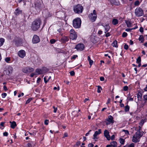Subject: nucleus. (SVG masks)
<instances>
[{
	"mask_svg": "<svg viewBox=\"0 0 147 147\" xmlns=\"http://www.w3.org/2000/svg\"><path fill=\"white\" fill-rule=\"evenodd\" d=\"M128 89V87L127 86H125L123 87V90L125 91H127Z\"/></svg>",
	"mask_w": 147,
	"mask_h": 147,
	"instance_id": "c03bdc74",
	"label": "nucleus"
},
{
	"mask_svg": "<svg viewBox=\"0 0 147 147\" xmlns=\"http://www.w3.org/2000/svg\"><path fill=\"white\" fill-rule=\"evenodd\" d=\"M55 41H56L55 39H51L50 40V42L51 44H53L55 42Z\"/></svg>",
	"mask_w": 147,
	"mask_h": 147,
	"instance_id": "a19ab883",
	"label": "nucleus"
},
{
	"mask_svg": "<svg viewBox=\"0 0 147 147\" xmlns=\"http://www.w3.org/2000/svg\"><path fill=\"white\" fill-rule=\"evenodd\" d=\"M115 136L114 135H112L111 136V140H114V139H115Z\"/></svg>",
	"mask_w": 147,
	"mask_h": 147,
	"instance_id": "13d9d810",
	"label": "nucleus"
},
{
	"mask_svg": "<svg viewBox=\"0 0 147 147\" xmlns=\"http://www.w3.org/2000/svg\"><path fill=\"white\" fill-rule=\"evenodd\" d=\"M53 108L54 109V112L55 113L57 111V108H55V106L53 107Z\"/></svg>",
	"mask_w": 147,
	"mask_h": 147,
	"instance_id": "603ef678",
	"label": "nucleus"
},
{
	"mask_svg": "<svg viewBox=\"0 0 147 147\" xmlns=\"http://www.w3.org/2000/svg\"><path fill=\"white\" fill-rule=\"evenodd\" d=\"M96 17L97 16L95 14L94 15L92 13L90 14L89 16V18L92 22H94L95 21L96 18Z\"/></svg>",
	"mask_w": 147,
	"mask_h": 147,
	"instance_id": "6e6552de",
	"label": "nucleus"
},
{
	"mask_svg": "<svg viewBox=\"0 0 147 147\" xmlns=\"http://www.w3.org/2000/svg\"><path fill=\"white\" fill-rule=\"evenodd\" d=\"M69 40L68 38L66 36H63L61 39V42L64 43L67 41Z\"/></svg>",
	"mask_w": 147,
	"mask_h": 147,
	"instance_id": "f3484780",
	"label": "nucleus"
},
{
	"mask_svg": "<svg viewBox=\"0 0 147 147\" xmlns=\"http://www.w3.org/2000/svg\"><path fill=\"white\" fill-rule=\"evenodd\" d=\"M3 135L4 136H7L8 135V133L7 132H5L3 133Z\"/></svg>",
	"mask_w": 147,
	"mask_h": 147,
	"instance_id": "bf43d9fd",
	"label": "nucleus"
},
{
	"mask_svg": "<svg viewBox=\"0 0 147 147\" xmlns=\"http://www.w3.org/2000/svg\"><path fill=\"white\" fill-rule=\"evenodd\" d=\"M102 90V88L100 86H98V89L97 92L98 93H100L101 92V90Z\"/></svg>",
	"mask_w": 147,
	"mask_h": 147,
	"instance_id": "72a5a7b5",
	"label": "nucleus"
},
{
	"mask_svg": "<svg viewBox=\"0 0 147 147\" xmlns=\"http://www.w3.org/2000/svg\"><path fill=\"white\" fill-rule=\"evenodd\" d=\"M7 96L6 93H4L2 94V96L3 98H5Z\"/></svg>",
	"mask_w": 147,
	"mask_h": 147,
	"instance_id": "3c124183",
	"label": "nucleus"
},
{
	"mask_svg": "<svg viewBox=\"0 0 147 147\" xmlns=\"http://www.w3.org/2000/svg\"><path fill=\"white\" fill-rule=\"evenodd\" d=\"M41 22L40 19L35 20L32 23L31 29L34 31L37 30L39 28Z\"/></svg>",
	"mask_w": 147,
	"mask_h": 147,
	"instance_id": "f257e3e1",
	"label": "nucleus"
},
{
	"mask_svg": "<svg viewBox=\"0 0 147 147\" xmlns=\"http://www.w3.org/2000/svg\"><path fill=\"white\" fill-rule=\"evenodd\" d=\"M13 69V68L11 66H9L8 67L7 70H5L4 71L6 72V75H9L12 73Z\"/></svg>",
	"mask_w": 147,
	"mask_h": 147,
	"instance_id": "f8f14e48",
	"label": "nucleus"
},
{
	"mask_svg": "<svg viewBox=\"0 0 147 147\" xmlns=\"http://www.w3.org/2000/svg\"><path fill=\"white\" fill-rule=\"evenodd\" d=\"M84 48V46L83 44H79L76 46L75 47L78 51H81L83 50Z\"/></svg>",
	"mask_w": 147,
	"mask_h": 147,
	"instance_id": "0eeeda50",
	"label": "nucleus"
},
{
	"mask_svg": "<svg viewBox=\"0 0 147 147\" xmlns=\"http://www.w3.org/2000/svg\"><path fill=\"white\" fill-rule=\"evenodd\" d=\"M42 2L41 1H37L35 3V9L38 11L41 9L43 7Z\"/></svg>",
	"mask_w": 147,
	"mask_h": 147,
	"instance_id": "39448f33",
	"label": "nucleus"
},
{
	"mask_svg": "<svg viewBox=\"0 0 147 147\" xmlns=\"http://www.w3.org/2000/svg\"><path fill=\"white\" fill-rule=\"evenodd\" d=\"M110 35V34L109 32L107 33L106 34V36L107 37H108Z\"/></svg>",
	"mask_w": 147,
	"mask_h": 147,
	"instance_id": "69168bd1",
	"label": "nucleus"
},
{
	"mask_svg": "<svg viewBox=\"0 0 147 147\" xmlns=\"http://www.w3.org/2000/svg\"><path fill=\"white\" fill-rule=\"evenodd\" d=\"M141 57L140 56H139L138 57V59H137L136 60V63H139L141 62Z\"/></svg>",
	"mask_w": 147,
	"mask_h": 147,
	"instance_id": "f704fd0d",
	"label": "nucleus"
},
{
	"mask_svg": "<svg viewBox=\"0 0 147 147\" xmlns=\"http://www.w3.org/2000/svg\"><path fill=\"white\" fill-rule=\"evenodd\" d=\"M68 136V134L66 132L64 133V135L63 137V138H64L65 137H67Z\"/></svg>",
	"mask_w": 147,
	"mask_h": 147,
	"instance_id": "864d4df0",
	"label": "nucleus"
},
{
	"mask_svg": "<svg viewBox=\"0 0 147 147\" xmlns=\"http://www.w3.org/2000/svg\"><path fill=\"white\" fill-rule=\"evenodd\" d=\"M47 77H45L44 78V80L45 82V83H47V82L48 81V79L47 80Z\"/></svg>",
	"mask_w": 147,
	"mask_h": 147,
	"instance_id": "8fccbe9b",
	"label": "nucleus"
},
{
	"mask_svg": "<svg viewBox=\"0 0 147 147\" xmlns=\"http://www.w3.org/2000/svg\"><path fill=\"white\" fill-rule=\"evenodd\" d=\"M94 146V145L90 143L88 145V147H93Z\"/></svg>",
	"mask_w": 147,
	"mask_h": 147,
	"instance_id": "6e6d98bb",
	"label": "nucleus"
},
{
	"mask_svg": "<svg viewBox=\"0 0 147 147\" xmlns=\"http://www.w3.org/2000/svg\"><path fill=\"white\" fill-rule=\"evenodd\" d=\"M32 41L34 43H37L40 41V39L38 36L34 35Z\"/></svg>",
	"mask_w": 147,
	"mask_h": 147,
	"instance_id": "9d476101",
	"label": "nucleus"
},
{
	"mask_svg": "<svg viewBox=\"0 0 147 147\" xmlns=\"http://www.w3.org/2000/svg\"><path fill=\"white\" fill-rule=\"evenodd\" d=\"M43 16L45 18H47L51 17V15L49 11H47L45 12H44L43 13Z\"/></svg>",
	"mask_w": 147,
	"mask_h": 147,
	"instance_id": "2eb2a0df",
	"label": "nucleus"
},
{
	"mask_svg": "<svg viewBox=\"0 0 147 147\" xmlns=\"http://www.w3.org/2000/svg\"><path fill=\"white\" fill-rule=\"evenodd\" d=\"M42 70L43 74L47 72L48 71L49 69L47 68L44 67L42 69Z\"/></svg>",
	"mask_w": 147,
	"mask_h": 147,
	"instance_id": "cd10ccee",
	"label": "nucleus"
},
{
	"mask_svg": "<svg viewBox=\"0 0 147 147\" xmlns=\"http://www.w3.org/2000/svg\"><path fill=\"white\" fill-rule=\"evenodd\" d=\"M143 98L145 100H147V95H144L143 96Z\"/></svg>",
	"mask_w": 147,
	"mask_h": 147,
	"instance_id": "e2e57ef3",
	"label": "nucleus"
},
{
	"mask_svg": "<svg viewBox=\"0 0 147 147\" xmlns=\"http://www.w3.org/2000/svg\"><path fill=\"white\" fill-rule=\"evenodd\" d=\"M28 69L29 73H30L33 72L34 71V69L30 67H28Z\"/></svg>",
	"mask_w": 147,
	"mask_h": 147,
	"instance_id": "473e14b6",
	"label": "nucleus"
},
{
	"mask_svg": "<svg viewBox=\"0 0 147 147\" xmlns=\"http://www.w3.org/2000/svg\"><path fill=\"white\" fill-rule=\"evenodd\" d=\"M22 71L24 73H29L28 67H26L23 68L22 69Z\"/></svg>",
	"mask_w": 147,
	"mask_h": 147,
	"instance_id": "4be33fe9",
	"label": "nucleus"
},
{
	"mask_svg": "<svg viewBox=\"0 0 147 147\" xmlns=\"http://www.w3.org/2000/svg\"><path fill=\"white\" fill-rule=\"evenodd\" d=\"M35 75V74L34 73H32L30 74V76L31 77H33Z\"/></svg>",
	"mask_w": 147,
	"mask_h": 147,
	"instance_id": "338daca9",
	"label": "nucleus"
},
{
	"mask_svg": "<svg viewBox=\"0 0 147 147\" xmlns=\"http://www.w3.org/2000/svg\"><path fill=\"white\" fill-rule=\"evenodd\" d=\"M144 30L142 27H141L140 28V32H143Z\"/></svg>",
	"mask_w": 147,
	"mask_h": 147,
	"instance_id": "052dcab7",
	"label": "nucleus"
},
{
	"mask_svg": "<svg viewBox=\"0 0 147 147\" xmlns=\"http://www.w3.org/2000/svg\"><path fill=\"white\" fill-rule=\"evenodd\" d=\"M104 136L108 140H110L111 138L109 135V132L107 130H105L104 131Z\"/></svg>",
	"mask_w": 147,
	"mask_h": 147,
	"instance_id": "ddd939ff",
	"label": "nucleus"
},
{
	"mask_svg": "<svg viewBox=\"0 0 147 147\" xmlns=\"http://www.w3.org/2000/svg\"><path fill=\"white\" fill-rule=\"evenodd\" d=\"M100 79L101 81H103L104 80V78L103 77H101L100 78Z\"/></svg>",
	"mask_w": 147,
	"mask_h": 147,
	"instance_id": "0e129e2a",
	"label": "nucleus"
},
{
	"mask_svg": "<svg viewBox=\"0 0 147 147\" xmlns=\"http://www.w3.org/2000/svg\"><path fill=\"white\" fill-rule=\"evenodd\" d=\"M144 90L145 91H147V85H146L145 88H144Z\"/></svg>",
	"mask_w": 147,
	"mask_h": 147,
	"instance_id": "774afa93",
	"label": "nucleus"
},
{
	"mask_svg": "<svg viewBox=\"0 0 147 147\" xmlns=\"http://www.w3.org/2000/svg\"><path fill=\"white\" fill-rule=\"evenodd\" d=\"M134 144L133 143H132L130 144V145H128V146L127 147H134Z\"/></svg>",
	"mask_w": 147,
	"mask_h": 147,
	"instance_id": "79ce46f5",
	"label": "nucleus"
},
{
	"mask_svg": "<svg viewBox=\"0 0 147 147\" xmlns=\"http://www.w3.org/2000/svg\"><path fill=\"white\" fill-rule=\"evenodd\" d=\"M129 109V106L128 105H127L125 107V112H127L128 111Z\"/></svg>",
	"mask_w": 147,
	"mask_h": 147,
	"instance_id": "2f4dec72",
	"label": "nucleus"
},
{
	"mask_svg": "<svg viewBox=\"0 0 147 147\" xmlns=\"http://www.w3.org/2000/svg\"><path fill=\"white\" fill-rule=\"evenodd\" d=\"M139 40L141 41V43L143 42L144 40L143 36L142 35H140L139 38Z\"/></svg>",
	"mask_w": 147,
	"mask_h": 147,
	"instance_id": "b1692460",
	"label": "nucleus"
},
{
	"mask_svg": "<svg viewBox=\"0 0 147 147\" xmlns=\"http://www.w3.org/2000/svg\"><path fill=\"white\" fill-rule=\"evenodd\" d=\"M122 131H123L125 132V133L126 134H129V131L127 130H125L123 129V130Z\"/></svg>",
	"mask_w": 147,
	"mask_h": 147,
	"instance_id": "09e8293b",
	"label": "nucleus"
},
{
	"mask_svg": "<svg viewBox=\"0 0 147 147\" xmlns=\"http://www.w3.org/2000/svg\"><path fill=\"white\" fill-rule=\"evenodd\" d=\"M112 23L113 25H115L118 23V20L116 19H114L112 21Z\"/></svg>",
	"mask_w": 147,
	"mask_h": 147,
	"instance_id": "a878e982",
	"label": "nucleus"
},
{
	"mask_svg": "<svg viewBox=\"0 0 147 147\" xmlns=\"http://www.w3.org/2000/svg\"><path fill=\"white\" fill-rule=\"evenodd\" d=\"M32 98H29L26 102V104H27L29 103L32 100Z\"/></svg>",
	"mask_w": 147,
	"mask_h": 147,
	"instance_id": "58836bf2",
	"label": "nucleus"
},
{
	"mask_svg": "<svg viewBox=\"0 0 147 147\" xmlns=\"http://www.w3.org/2000/svg\"><path fill=\"white\" fill-rule=\"evenodd\" d=\"M4 42V39L3 38H0V46L2 45Z\"/></svg>",
	"mask_w": 147,
	"mask_h": 147,
	"instance_id": "7c9ffc66",
	"label": "nucleus"
},
{
	"mask_svg": "<svg viewBox=\"0 0 147 147\" xmlns=\"http://www.w3.org/2000/svg\"><path fill=\"white\" fill-rule=\"evenodd\" d=\"M112 45L113 47H118L117 41L116 40L114 41L112 44Z\"/></svg>",
	"mask_w": 147,
	"mask_h": 147,
	"instance_id": "393cba45",
	"label": "nucleus"
},
{
	"mask_svg": "<svg viewBox=\"0 0 147 147\" xmlns=\"http://www.w3.org/2000/svg\"><path fill=\"white\" fill-rule=\"evenodd\" d=\"M76 33L75 32V31L74 30L71 29L70 30V34H74Z\"/></svg>",
	"mask_w": 147,
	"mask_h": 147,
	"instance_id": "a18cd8bd",
	"label": "nucleus"
},
{
	"mask_svg": "<svg viewBox=\"0 0 147 147\" xmlns=\"http://www.w3.org/2000/svg\"><path fill=\"white\" fill-rule=\"evenodd\" d=\"M113 119V117L111 116L110 115L108 119L106 122V125H108L110 124L111 123H113L114 121Z\"/></svg>",
	"mask_w": 147,
	"mask_h": 147,
	"instance_id": "1a4fd4ad",
	"label": "nucleus"
},
{
	"mask_svg": "<svg viewBox=\"0 0 147 147\" xmlns=\"http://www.w3.org/2000/svg\"><path fill=\"white\" fill-rule=\"evenodd\" d=\"M125 23L127 24V26L128 27H131V23L130 21H126Z\"/></svg>",
	"mask_w": 147,
	"mask_h": 147,
	"instance_id": "bb28decb",
	"label": "nucleus"
},
{
	"mask_svg": "<svg viewBox=\"0 0 147 147\" xmlns=\"http://www.w3.org/2000/svg\"><path fill=\"white\" fill-rule=\"evenodd\" d=\"M77 57H78V56L77 55H74L71 58H72V59H75Z\"/></svg>",
	"mask_w": 147,
	"mask_h": 147,
	"instance_id": "4d7b16f0",
	"label": "nucleus"
},
{
	"mask_svg": "<svg viewBox=\"0 0 147 147\" xmlns=\"http://www.w3.org/2000/svg\"><path fill=\"white\" fill-rule=\"evenodd\" d=\"M49 120H46L45 121V124L46 125H47L49 123Z\"/></svg>",
	"mask_w": 147,
	"mask_h": 147,
	"instance_id": "5fc2aeb1",
	"label": "nucleus"
},
{
	"mask_svg": "<svg viewBox=\"0 0 147 147\" xmlns=\"http://www.w3.org/2000/svg\"><path fill=\"white\" fill-rule=\"evenodd\" d=\"M77 37V35L76 33L74 34H70V38L72 40H76Z\"/></svg>",
	"mask_w": 147,
	"mask_h": 147,
	"instance_id": "dca6fc26",
	"label": "nucleus"
},
{
	"mask_svg": "<svg viewBox=\"0 0 147 147\" xmlns=\"http://www.w3.org/2000/svg\"><path fill=\"white\" fill-rule=\"evenodd\" d=\"M9 122L11 123V127L13 129L17 125L16 122L14 121H10Z\"/></svg>",
	"mask_w": 147,
	"mask_h": 147,
	"instance_id": "a211bd4d",
	"label": "nucleus"
},
{
	"mask_svg": "<svg viewBox=\"0 0 147 147\" xmlns=\"http://www.w3.org/2000/svg\"><path fill=\"white\" fill-rule=\"evenodd\" d=\"M111 145L112 147H116L117 145V144L116 142L113 141L111 143Z\"/></svg>",
	"mask_w": 147,
	"mask_h": 147,
	"instance_id": "412c9836",
	"label": "nucleus"
},
{
	"mask_svg": "<svg viewBox=\"0 0 147 147\" xmlns=\"http://www.w3.org/2000/svg\"><path fill=\"white\" fill-rule=\"evenodd\" d=\"M81 21L79 18L74 19L73 21V26L76 28H80L81 26Z\"/></svg>",
	"mask_w": 147,
	"mask_h": 147,
	"instance_id": "7ed1b4c3",
	"label": "nucleus"
},
{
	"mask_svg": "<svg viewBox=\"0 0 147 147\" xmlns=\"http://www.w3.org/2000/svg\"><path fill=\"white\" fill-rule=\"evenodd\" d=\"M83 7L81 5L78 4L74 7V10L75 12L77 13H80L82 12Z\"/></svg>",
	"mask_w": 147,
	"mask_h": 147,
	"instance_id": "20e7f679",
	"label": "nucleus"
},
{
	"mask_svg": "<svg viewBox=\"0 0 147 147\" xmlns=\"http://www.w3.org/2000/svg\"><path fill=\"white\" fill-rule=\"evenodd\" d=\"M18 54L20 57L23 58L26 55V52L24 50H22L18 52Z\"/></svg>",
	"mask_w": 147,
	"mask_h": 147,
	"instance_id": "9b49d317",
	"label": "nucleus"
},
{
	"mask_svg": "<svg viewBox=\"0 0 147 147\" xmlns=\"http://www.w3.org/2000/svg\"><path fill=\"white\" fill-rule=\"evenodd\" d=\"M140 4V2L138 1H136L134 3V5L136 6H138Z\"/></svg>",
	"mask_w": 147,
	"mask_h": 147,
	"instance_id": "4c0bfd02",
	"label": "nucleus"
},
{
	"mask_svg": "<svg viewBox=\"0 0 147 147\" xmlns=\"http://www.w3.org/2000/svg\"><path fill=\"white\" fill-rule=\"evenodd\" d=\"M89 61L90 65V67L93 63V61L92 60H90V61Z\"/></svg>",
	"mask_w": 147,
	"mask_h": 147,
	"instance_id": "37998d69",
	"label": "nucleus"
},
{
	"mask_svg": "<svg viewBox=\"0 0 147 147\" xmlns=\"http://www.w3.org/2000/svg\"><path fill=\"white\" fill-rule=\"evenodd\" d=\"M105 30V33L108 32L110 28V27L109 24H107L104 26Z\"/></svg>",
	"mask_w": 147,
	"mask_h": 147,
	"instance_id": "aec40b11",
	"label": "nucleus"
},
{
	"mask_svg": "<svg viewBox=\"0 0 147 147\" xmlns=\"http://www.w3.org/2000/svg\"><path fill=\"white\" fill-rule=\"evenodd\" d=\"M81 144V142L80 141H78L77 142L76 145L77 146H79Z\"/></svg>",
	"mask_w": 147,
	"mask_h": 147,
	"instance_id": "680f3d73",
	"label": "nucleus"
},
{
	"mask_svg": "<svg viewBox=\"0 0 147 147\" xmlns=\"http://www.w3.org/2000/svg\"><path fill=\"white\" fill-rule=\"evenodd\" d=\"M142 96V94L141 92H139L137 94V97L138 99H141Z\"/></svg>",
	"mask_w": 147,
	"mask_h": 147,
	"instance_id": "c85d7f7f",
	"label": "nucleus"
},
{
	"mask_svg": "<svg viewBox=\"0 0 147 147\" xmlns=\"http://www.w3.org/2000/svg\"><path fill=\"white\" fill-rule=\"evenodd\" d=\"M101 129H99L98 131H96L93 135V139L95 140V139H97L98 138L97 137V135L100 134L101 133Z\"/></svg>",
	"mask_w": 147,
	"mask_h": 147,
	"instance_id": "4468645a",
	"label": "nucleus"
},
{
	"mask_svg": "<svg viewBox=\"0 0 147 147\" xmlns=\"http://www.w3.org/2000/svg\"><path fill=\"white\" fill-rule=\"evenodd\" d=\"M5 60L7 62L9 63L10 60V58L9 57H7L5 58Z\"/></svg>",
	"mask_w": 147,
	"mask_h": 147,
	"instance_id": "c9c22d12",
	"label": "nucleus"
},
{
	"mask_svg": "<svg viewBox=\"0 0 147 147\" xmlns=\"http://www.w3.org/2000/svg\"><path fill=\"white\" fill-rule=\"evenodd\" d=\"M15 45L17 46V47H18L19 46H20V42L19 41H15Z\"/></svg>",
	"mask_w": 147,
	"mask_h": 147,
	"instance_id": "e433bc0d",
	"label": "nucleus"
},
{
	"mask_svg": "<svg viewBox=\"0 0 147 147\" xmlns=\"http://www.w3.org/2000/svg\"><path fill=\"white\" fill-rule=\"evenodd\" d=\"M70 75L71 76H74L75 75V72L74 71H71L70 72Z\"/></svg>",
	"mask_w": 147,
	"mask_h": 147,
	"instance_id": "49530a36",
	"label": "nucleus"
},
{
	"mask_svg": "<svg viewBox=\"0 0 147 147\" xmlns=\"http://www.w3.org/2000/svg\"><path fill=\"white\" fill-rule=\"evenodd\" d=\"M139 129L136 132L135 135L133 136L132 141L134 142H137L139 141L140 138L142 136V134L140 132L141 127L139 126Z\"/></svg>",
	"mask_w": 147,
	"mask_h": 147,
	"instance_id": "f03ea898",
	"label": "nucleus"
},
{
	"mask_svg": "<svg viewBox=\"0 0 147 147\" xmlns=\"http://www.w3.org/2000/svg\"><path fill=\"white\" fill-rule=\"evenodd\" d=\"M35 72L38 74H43L42 69H37L36 70Z\"/></svg>",
	"mask_w": 147,
	"mask_h": 147,
	"instance_id": "6ab92c4d",
	"label": "nucleus"
},
{
	"mask_svg": "<svg viewBox=\"0 0 147 147\" xmlns=\"http://www.w3.org/2000/svg\"><path fill=\"white\" fill-rule=\"evenodd\" d=\"M128 46L127 44H125L124 46V49L126 50H127L128 49Z\"/></svg>",
	"mask_w": 147,
	"mask_h": 147,
	"instance_id": "de8ad7c7",
	"label": "nucleus"
},
{
	"mask_svg": "<svg viewBox=\"0 0 147 147\" xmlns=\"http://www.w3.org/2000/svg\"><path fill=\"white\" fill-rule=\"evenodd\" d=\"M15 13L16 15H18L22 13V11L20 10V9H17L16 10Z\"/></svg>",
	"mask_w": 147,
	"mask_h": 147,
	"instance_id": "5701e85b",
	"label": "nucleus"
},
{
	"mask_svg": "<svg viewBox=\"0 0 147 147\" xmlns=\"http://www.w3.org/2000/svg\"><path fill=\"white\" fill-rule=\"evenodd\" d=\"M136 16L138 17L144 15L143 10L140 8L137 7L135 11Z\"/></svg>",
	"mask_w": 147,
	"mask_h": 147,
	"instance_id": "423d86ee",
	"label": "nucleus"
},
{
	"mask_svg": "<svg viewBox=\"0 0 147 147\" xmlns=\"http://www.w3.org/2000/svg\"><path fill=\"white\" fill-rule=\"evenodd\" d=\"M127 35V34L126 32H124L122 34V37H126Z\"/></svg>",
	"mask_w": 147,
	"mask_h": 147,
	"instance_id": "ea45409f",
	"label": "nucleus"
},
{
	"mask_svg": "<svg viewBox=\"0 0 147 147\" xmlns=\"http://www.w3.org/2000/svg\"><path fill=\"white\" fill-rule=\"evenodd\" d=\"M119 142L121 144H123L125 142V140L122 138H120L119 139Z\"/></svg>",
	"mask_w": 147,
	"mask_h": 147,
	"instance_id": "c756f323",
	"label": "nucleus"
}]
</instances>
